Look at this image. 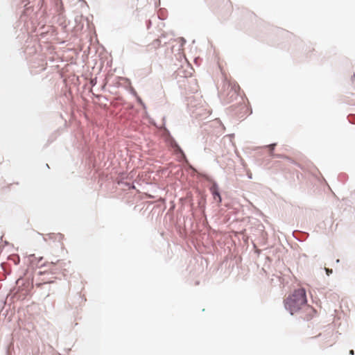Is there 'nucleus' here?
Wrapping results in <instances>:
<instances>
[{
  "label": "nucleus",
  "instance_id": "3",
  "mask_svg": "<svg viewBox=\"0 0 355 355\" xmlns=\"http://www.w3.org/2000/svg\"><path fill=\"white\" fill-rule=\"evenodd\" d=\"M211 192L214 196V198L217 200L218 202H221V198H220V193H219V191H218V187L216 185H214L211 189Z\"/></svg>",
  "mask_w": 355,
  "mask_h": 355
},
{
  "label": "nucleus",
  "instance_id": "9",
  "mask_svg": "<svg viewBox=\"0 0 355 355\" xmlns=\"http://www.w3.org/2000/svg\"><path fill=\"white\" fill-rule=\"evenodd\" d=\"M47 282V283H52V282H53V281H48V282Z\"/></svg>",
  "mask_w": 355,
  "mask_h": 355
},
{
  "label": "nucleus",
  "instance_id": "6",
  "mask_svg": "<svg viewBox=\"0 0 355 355\" xmlns=\"http://www.w3.org/2000/svg\"><path fill=\"white\" fill-rule=\"evenodd\" d=\"M348 98V103L350 105H355V94H352L351 96H349Z\"/></svg>",
  "mask_w": 355,
  "mask_h": 355
},
{
  "label": "nucleus",
  "instance_id": "8",
  "mask_svg": "<svg viewBox=\"0 0 355 355\" xmlns=\"http://www.w3.org/2000/svg\"><path fill=\"white\" fill-rule=\"evenodd\" d=\"M325 270L327 275H329L331 273H332V270H330L329 268H326Z\"/></svg>",
  "mask_w": 355,
  "mask_h": 355
},
{
  "label": "nucleus",
  "instance_id": "5",
  "mask_svg": "<svg viewBox=\"0 0 355 355\" xmlns=\"http://www.w3.org/2000/svg\"><path fill=\"white\" fill-rule=\"evenodd\" d=\"M49 236L51 238L55 237V239H57L59 241H62L64 238V236L62 234H50Z\"/></svg>",
  "mask_w": 355,
  "mask_h": 355
},
{
  "label": "nucleus",
  "instance_id": "1",
  "mask_svg": "<svg viewBox=\"0 0 355 355\" xmlns=\"http://www.w3.org/2000/svg\"><path fill=\"white\" fill-rule=\"evenodd\" d=\"M306 302L305 290L299 288L294 291L285 300V307L291 315L298 313L302 320H309L316 314V311Z\"/></svg>",
  "mask_w": 355,
  "mask_h": 355
},
{
  "label": "nucleus",
  "instance_id": "4",
  "mask_svg": "<svg viewBox=\"0 0 355 355\" xmlns=\"http://www.w3.org/2000/svg\"><path fill=\"white\" fill-rule=\"evenodd\" d=\"M49 269L55 270H60L62 267L61 263H60L59 261L56 263H53V262H51V263L49 264Z\"/></svg>",
  "mask_w": 355,
  "mask_h": 355
},
{
  "label": "nucleus",
  "instance_id": "2",
  "mask_svg": "<svg viewBox=\"0 0 355 355\" xmlns=\"http://www.w3.org/2000/svg\"><path fill=\"white\" fill-rule=\"evenodd\" d=\"M161 45V42L159 40L157 39V40H153L150 44H148L147 46H146V51L147 52H150V51H152L153 50H157V49L159 48Z\"/></svg>",
  "mask_w": 355,
  "mask_h": 355
},
{
  "label": "nucleus",
  "instance_id": "7",
  "mask_svg": "<svg viewBox=\"0 0 355 355\" xmlns=\"http://www.w3.org/2000/svg\"><path fill=\"white\" fill-rule=\"evenodd\" d=\"M332 345H333V342H331V340H329L322 345V347H327L332 346Z\"/></svg>",
  "mask_w": 355,
  "mask_h": 355
}]
</instances>
